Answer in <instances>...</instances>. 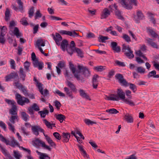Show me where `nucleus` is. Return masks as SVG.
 Returning a JSON list of instances; mask_svg holds the SVG:
<instances>
[{"instance_id": "1", "label": "nucleus", "mask_w": 159, "mask_h": 159, "mask_svg": "<svg viewBox=\"0 0 159 159\" xmlns=\"http://www.w3.org/2000/svg\"><path fill=\"white\" fill-rule=\"evenodd\" d=\"M116 96L119 98V100L121 99L123 102L126 104H128L131 106H134L135 104L133 101L125 98V93L121 89H117Z\"/></svg>"}, {"instance_id": "2", "label": "nucleus", "mask_w": 159, "mask_h": 159, "mask_svg": "<svg viewBox=\"0 0 159 159\" xmlns=\"http://www.w3.org/2000/svg\"><path fill=\"white\" fill-rule=\"evenodd\" d=\"M69 65L70 70L72 71L75 77L76 78L77 80H80L82 82H84L85 80L84 78L79 74V71H77L76 72V69L74 65L71 61L69 62Z\"/></svg>"}, {"instance_id": "3", "label": "nucleus", "mask_w": 159, "mask_h": 159, "mask_svg": "<svg viewBox=\"0 0 159 159\" xmlns=\"http://www.w3.org/2000/svg\"><path fill=\"white\" fill-rule=\"evenodd\" d=\"M15 98L17 100V103L22 106L25 105V103L28 104L30 102V101L28 98L21 96L18 93H16V94Z\"/></svg>"}, {"instance_id": "4", "label": "nucleus", "mask_w": 159, "mask_h": 159, "mask_svg": "<svg viewBox=\"0 0 159 159\" xmlns=\"http://www.w3.org/2000/svg\"><path fill=\"white\" fill-rule=\"evenodd\" d=\"M122 51L125 53V55L129 58H132L134 57L133 51L130 49L128 45L123 44L122 45Z\"/></svg>"}, {"instance_id": "5", "label": "nucleus", "mask_w": 159, "mask_h": 159, "mask_svg": "<svg viewBox=\"0 0 159 159\" xmlns=\"http://www.w3.org/2000/svg\"><path fill=\"white\" fill-rule=\"evenodd\" d=\"M78 68L80 70L79 71L82 73L84 77L88 78L90 75V72L87 66L82 65H78Z\"/></svg>"}, {"instance_id": "6", "label": "nucleus", "mask_w": 159, "mask_h": 159, "mask_svg": "<svg viewBox=\"0 0 159 159\" xmlns=\"http://www.w3.org/2000/svg\"><path fill=\"white\" fill-rule=\"evenodd\" d=\"M33 142L35 145L37 146H40L41 145L42 147L44 148L49 151H51V148L49 146L46 145L44 142L38 139H36Z\"/></svg>"}, {"instance_id": "7", "label": "nucleus", "mask_w": 159, "mask_h": 159, "mask_svg": "<svg viewBox=\"0 0 159 159\" xmlns=\"http://www.w3.org/2000/svg\"><path fill=\"white\" fill-rule=\"evenodd\" d=\"M16 2L18 4V7H16L15 5H12V8L16 11L18 10L20 11L21 12H23V3L21 0H16Z\"/></svg>"}, {"instance_id": "8", "label": "nucleus", "mask_w": 159, "mask_h": 159, "mask_svg": "<svg viewBox=\"0 0 159 159\" xmlns=\"http://www.w3.org/2000/svg\"><path fill=\"white\" fill-rule=\"evenodd\" d=\"M32 130L33 133L36 136L39 134V132H42L43 133L44 130L39 126L35 125L32 126Z\"/></svg>"}, {"instance_id": "9", "label": "nucleus", "mask_w": 159, "mask_h": 159, "mask_svg": "<svg viewBox=\"0 0 159 159\" xmlns=\"http://www.w3.org/2000/svg\"><path fill=\"white\" fill-rule=\"evenodd\" d=\"M53 39L55 41L56 44L58 45H60V42L61 41L62 38L61 35L58 33H55V34H52V35Z\"/></svg>"}, {"instance_id": "10", "label": "nucleus", "mask_w": 159, "mask_h": 159, "mask_svg": "<svg viewBox=\"0 0 159 159\" xmlns=\"http://www.w3.org/2000/svg\"><path fill=\"white\" fill-rule=\"evenodd\" d=\"M59 32L62 35H67L73 37H75L76 36H79L78 34L75 32V30L71 32L65 30H61Z\"/></svg>"}, {"instance_id": "11", "label": "nucleus", "mask_w": 159, "mask_h": 159, "mask_svg": "<svg viewBox=\"0 0 159 159\" xmlns=\"http://www.w3.org/2000/svg\"><path fill=\"white\" fill-rule=\"evenodd\" d=\"M124 120L128 123H132L133 122L134 119L132 115L128 113L124 114Z\"/></svg>"}, {"instance_id": "12", "label": "nucleus", "mask_w": 159, "mask_h": 159, "mask_svg": "<svg viewBox=\"0 0 159 159\" xmlns=\"http://www.w3.org/2000/svg\"><path fill=\"white\" fill-rule=\"evenodd\" d=\"M110 46L115 52L118 53L120 52V47L118 46L117 43L116 42H111V43Z\"/></svg>"}, {"instance_id": "13", "label": "nucleus", "mask_w": 159, "mask_h": 159, "mask_svg": "<svg viewBox=\"0 0 159 159\" xmlns=\"http://www.w3.org/2000/svg\"><path fill=\"white\" fill-rule=\"evenodd\" d=\"M146 43L152 47L156 49L159 48V46L157 43L154 42L152 39L149 38H147L146 39Z\"/></svg>"}, {"instance_id": "14", "label": "nucleus", "mask_w": 159, "mask_h": 159, "mask_svg": "<svg viewBox=\"0 0 159 159\" xmlns=\"http://www.w3.org/2000/svg\"><path fill=\"white\" fill-rule=\"evenodd\" d=\"M6 140L8 141L7 143L6 142H4L7 145H9L11 146L12 147H14L16 146H18L19 147V144L16 141L15 139L14 138H13L11 140V143H10V141L8 140L7 139H6Z\"/></svg>"}, {"instance_id": "15", "label": "nucleus", "mask_w": 159, "mask_h": 159, "mask_svg": "<svg viewBox=\"0 0 159 159\" xmlns=\"http://www.w3.org/2000/svg\"><path fill=\"white\" fill-rule=\"evenodd\" d=\"M118 2L126 9H131L132 8L131 5L130 4H127L125 0H118Z\"/></svg>"}, {"instance_id": "16", "label": "nucleus", "mask_w": 159, "mask_h": 159, "mask_svg": "<svg viewBox=\"0 0 159 159\" xmlns=\"http://www.w3.org/2000/svg\"><path fill=\"white\" fill-rule=\"evenodd\" d=\"M110 14V10L107 8H105L103 10L101 15L102 19H105L108 17Z\"/></svg>"}, {"instance_id": "17", "label": "nucleus", "mask_w": 159, "mask_h": 159, "mask_svg": "<svg viewBox=\"0 0 159 159\" xmlns=\"http://www.w3.org/2000/svg\"><path fill=\"white\" fill-rule=\"evenodd\" d=\"M18 77V75L15 72L11 73L9 75L5 77L6 81H8L12 79H15V78Z\"/></svg>"}, {"instance_id": "18", "label": "nucleus", "mask_w": 159, "mask_h": 159, "mask_svg": "<svg viewBox=\"0 0 159 159\" xmlns=\"http://www.w3.org/2000/svg\"><path fill=\"white\" fill-rule=\"evenodd\" d=\"M70 137V135L69 133H63L62 137L63 138V141L64 142L67 143L68 142Z\"/></svg>"}, {"instance_id": "19", "label": "nucleus", "mask_w": 159, "mask_h": 159, "mask_svg": "<svg viewBox=\"0 0 159 159\" xmlns=\"http://www.w3.org/2000/svg\"><path fill=\"white\" fill-rule=\"evenodd\" d=\"M77 146L79 148V149L81 153V154L85 158H88V156L86 152L84 150L83 148V147L81 145L79 144H77Z\"/></svg>"}, {"instance_id": "20", "label": "nucleus", "mask_w": 159, "mask_h": 159, "mask_svg": "<svg viewBox=\"0 0 159 159\" xmlns=\"http://www.w3.org/2000/svg\"><path fill=\"white\" fill-rule=\"evenodd\" d=\"M43 134L48 143L52 147H55L56 146V144L53 142L50 137L48 136L47 135L45 134L44 133H43Z\"/></svg>"}, {"instance_id": "21", "label": "nucleus", "mask_w": 159, "mask_h": 159, "mask_svg": "<svg viewBox=\"0 0 159 159\" xmlns=\"http://www.w3.org/2000/svg\"><path fill=\"white\" fill-rule=\"evenodd\" d=\"M80 95L83 98H85L89 100L91 99L89 98V96L87 94L84 90L82 89H80L79 90Z\"/></svg>"}, {"instance_id": "22", "label": "nucleus", "mask_w": 159, "mask_h": 159, "mask_svg": "<svg viewBox=\"0 0 159 159\" xmlns=\"http://www.w3.org/2000/svg\"><path fill=\"white\" fill-rule=\"evenodd\" d=\"M98 77V75H93L92 79L93 85L94 89L97 88L98 86L97 78Z\"/></svg>"}, {"instance_id": "23", "label": "nucleus", "mask_w": 159, "mask_h": 159, "mask_svg": "<svg viewBox=\"0 0 159 159\" xmlns=\"http://www.w3.org/2000/svg\"><path fill=\"white\" fill-rule=\"evenodd\" d=\"M64 91L66 93L67 95L70 97L71 99H73L74 97L72 95V91H71L67 87H65L64 88Z\"/></svg>"}, {"instance_id": "24", "label": "nucleus", "mask_w": 159, "mask_h": 159, "mask_svg": "<svg viewBox=\"0 0 159 159\" xmlns=\"http://www.w3.org/2000/svg\"><path fill=\"white\" fill-rule=\"evenodd\" d=\"M55 117L58 120L60 123H62L63 120L66 119V116L61 114H55Z\"/></svg>"}, {"instance_id": "25", "label": "nucleus", "mask_w": 159, "mask_h": 159, "mask_svg": "<svg viewBox=\"0 0 159 159\" xmlns=\"http://www.w3.org/2000/svg\"><path fill=\"white\" fill-rule=\"evenodd\" d=\"M68 42L66 39L63 40L61 44V48L63 51H65L66 49L67 48L68 45Z\"/></svg>"}, {"instance_id": "26", "label": "nucleus", "mask_w": 159, "mask_h": 159, "mask_svg": "<svg viewBox=\"0 0 159 159\" xmlns=\"http://www.w3.org/2000/svg\"><path fill=\"white\" fill-rule=\"evenodd\" d=\"M5 14V20L6 21H7L10 20V17L11 15V14H10V10L8 8H7L6 9Z\"/></svg>"}, {"instance_id": "27", "label": "nucleus", "mask_w": 159, "mask_h": 159, "mask_svg": "<svg viewBox=\"0 0 159 159\" xmlns=\"http://www.w3.org/2000/svg\"><path fill=\"white\" fill-rule=\"evenodd\" d=\"M148 32L149 33V34L151 35L153 38H159L158 35L154 31L150 29H147Z\"/></svg>"}, {"instance_id": "28", "label": "nucleus", "mask_w": 159, "mask_h": 159, "mask_svg": "<svg viewBox=\"0 0 159 159\" xmlns=\"http://www.w3.org/2000/svg\"><path fill=\"white\" fill-rule=\"evenodd\" d=\"M67 85L70 87L73 92H76V89L75 85L70 81H67L66 82Z\"/></svg>"}, {"instance_id": "29", "label": "nucleus", "mask_w": 159, "mask_h": 159, "mask_svg": "<svg viewBox=\"0 0 159 159\" xmlns=\"http://www.w3.org/2000/svg\"><path fill=\"white\" fill-rule=\"evenodd\" d=\"M17 107L16 105H14L9 110V113L12 115H17Z\"/></svg>"}, {"instance_id": "30", "label": "nucleus", "mask_w": 159, "mask_h": 159, "mask_svg": "<svg viewBox=\"0 0 159 159\" xmlns=\"http://www.w3.org/2000/svg\"><path fill=\"white\" fill-rule=\"evenodd\" d=\"M19 72L20 78L22 79L23 81H24L25 78L26 76V75L25 74V72L24 71L22 67H20V68Z\"/></svg>"}, {"instance_id": "31", "label": "nucleus", "mask_w": 159, "mask_h": 159, "mask_svg": "<svg viewBox=\"0 0 159 159\" xmlns=\"http://www.w3.org/2000/svg\"><path fill=\"white\" fill-rule=\"evenodd\" d=\"M45 45V43L43 40L42 39H38L36 41V46L38 48H39L40 46L43 47Z\"/></svg>"}, {"instance_id": "32", "label": "nucleus", "mask_w": 159, "mask_h": 159, "mask_svg": "<svg viewBox=\"0 0 159 159\" xmlns=\"http://www.w3.org/2000/svg\"><path fill=\"white\" fill-rule=\"evenodd\" d=\"M49 111L48 110L45 109L42 111H40L38 112V113L40 114L41 117L44 118L46 115L48 114Z\"/></svg>"}, {"instance_id": "33", "label": "nucleus", "mask_w": 159, "mask_h": 159, "mask_svg": "<svg viewBox=\"0 0 159 159\" xmlns=\"http://www.w3.org/2000/svg\"><path fill=\"white\" fill-rule=\"evenodd\" d=\"M109 39V38L107 36H104L102 35H100L98 38V40L99 42L102 43L105 42V41Z\"/></svg>"}, {"instance_id": "34", "label": "nucleus", "mask_w": 159, "mask_h": 159, "mask_svg": "<svg viewBox=\"0 0 159 159\" xmlns=\"http://www.w3.org/2000/svg\"><path fill=\"white\" fill-rule=\"evenodd\" d=\"M18 117L17 115H12L9 119V121L11 122V123L15 124V121L17 119Z\"/></svg>"}, {"instance_id": "35", "label": "nucleus", "mask_w": 159, "mask_h": 159, "mask_svg": "<svg viewBox=\"0 0 159 159\" xmlns=\"http://www.w3.org/2000/svg\"><path fill=\"white\" fill-rule=\"evenodd\" d=\"M0 148L2 152L6 156L9 157L10 155L8 154L7 150L4 147H3L1 145H0Z\"/></svg>"}, {"instance_id": "36", "label": "nucleus", "mask_w": 159, "mask_h": 159, "mask_svg": "<svg viewBox=\"0 0 159 159\" xmlns=\"http://www.w3.org/2000/svg\"><path fill=\"white\" fill-rule=\"evenodd\" d=\"M66 49L68 53L70 55H71L73 54L74 48H73V46H72L71 45H70L69 47L67 48Z\"/></svg>"}, {"instance_id": "37", "label": "nucleus", "mask_w": 159, "mask_h": 159, "mask_svg": "<svg viewBox=\"0 0 159 159\" xmlns=\"http://www.w3.org/2000/svg\"><path fill=\"white\" fill-rule=\"evenodd\" d=\"M136 70L138 73L141 74H143L145 72V69L141 66L137 67Z\"/></svg>"}, {"instance_id": "38", "label": "nucleus", "mask_w": 159, "mask_h": 159, "mask_svg": "<svg viewBox=\"0 0 159 159\" xmlns=\"http://www.w3.org/2000/svg\"><path fill=\"white\" fill-rule=\"evenodd\" d=\"M13 33L18 38L20 36L19 30L17 27L14 28Z\"/></svg>"}, {"instance_id": "39", "label": "nucleus", "mask_w": 159, "mask_h": 159, "mask_svg": "<svg viewBox=\"0 0 159 159\" xmlns=\"http://www.w3.org/2000/svg\"><path fill=\"white\" fill-rule=\"evenodd\" d=\"M115 14L118 19L121 20L124 19L123 17L121 15V13L119 10H117V11H115Z\"/></svg>"}, {"instance_id": "40", "label": "nucleus", "mask_w": 159, "mask_h": 159, "mask_svg": "<svg viewBox=\"0 0 159 159\" xmlns=\"http://www.w3.org/2000/svg\"><path fill=\"white\" fill-rule=\"evenodd\" d=\"M27 18L23 17L20 20V22L23 25L27 26L29 25V23L27 21Z\"/></svg>"}, {"instance_id": "41", "label": "nucleus", "mask_w": 159, "mask_h": 159, "mask_svg": "<svg viewBox=\"0 0 159 159\" xmlns=\"http://www.w3.org/2000/svg\"><path fill=\"white\" fill-rule=\"evenodd\" d=\"M47 158L50 159V158L46 153H41V155L39 157V159H47Z\"/></svg>"}, {"instance_id": "42", "label": "nucleus", "mask_w": 159, "mask_h": 159, "mask_svg": "<svg viewBox=\"0 0 159 159\" xmlns=\"http://www.w3.org/2000/svg\"><path fill=\"white\" fill-rule=\"evenodd\" d=\"M14 156L16 159H20L21 156L19 152L15 150L13 151Z\"/></svg>"}, {"instance_id": "43", "label": "nucleus", "mask_w": 159, "mask_h": 159, "mask_svg": "<svg viewBox=\"0 0 159 159\" xmlns=\"http://www.w3.org/2000/svg\"><path fill=\"white\" fill-rule=\"evenodd\" d=\"M21 116L23 120L25 121H26L28 120L29 115L24 112H22L21 113Z\"/></svg>"}, {"instance_id": "44", "label": "nucleus", "mask_w": 159, "mask_h": 159, "mask_svg": "<svg viewBox=\"0 0 159 159\" xmlns=\"http://www.w3.org/2000/svg\"><path fill=\"white\" fill-rule=\"evenodd\" d=\"M122 38L127 42L129 43L131 42V41L130 38L128 35L126 34H123Z\"/></svg>"}, {"instance_id": "45", "label": "nucleus", "mask_w": 159, "mask_h": 159, "mask_svg": "<svg viewBox=\"0 0 159 159\" xmlns=\"http://www.w3.org/2000/svg\"><path fill=\"white\" fill-rule=\"evenodd\" d=\"M0 29L1 30V31L0 32V34L5 35V33L7 30V27L6 26H0Z\"/></svg>"}, {"instance_id": "46", "label": "nucleus", "mask_w": 159, "mask_h": 159, "mask_svg": "<svg viewBox=\"0 0 159 159\" xmlns=\"http://www.w3.org/2000/svg\"><path fill=\"white\" fill-rule=\"evenodd\" d=\"M115 76L116 79L118 80L119 83L124 79L123 76L120 74H116Z\"/></svg>"}, {"instance_id": "47", "label": "nucleus", "mask_w": 159, "mask_h": 159, "mask_svg": "<svg viewBox=\"0 0 159 159\" xmlns=\"http://www.w3.org/2000/svg\"><path fill=\"white\" fill-rule=\"evenodd\" d=\"M94 69L98 71L102 72L105 69V66H98L94 67Z\"/></svg>"}, {"instance_id": "48", "label": "nucleus", "mask_w": 159, "mask_h": 159, "mask_svg": "<svg viewBox=\"0 0 159 159\" xmlns=\"http://www.w3.org/2000/svg\"><path fill=\"white\" fill-rule=\"evenodd\" d=\"M110 100L116 101L119 100V98L116 95L114 94H111L110 96Z\"/></svg>"}, {"instance_id": "49", "label": "nucleus", "mask_w": 159, "mask_h": 159, "mask_svg": "<svg viewBox=\"0 0 159 159\" xmlns=\"http://www.w3.org/2000/svg\"><path fill=\"white\" fill-rule=\"evenodd\" d=\"M5 101L8 104L11 105L12 107L14 105H16L15 104H16V102L13 100H11L7 99H5Z\"/></svg>"}, {"instance_id": "50", "label": "nucleus", "mask_w": 159, "mask_h": 159, "mask_svg": "<svg viewBox=\"0 0 159 159\" xmlns=\"http://www.w3.org/2000/svg\"><path fill=\"white\" fill-rule=\"evenodd\" d=\"M16 24L14 20H11L10 22L9 25V29L11 30H12L13 27L16 26Z\"/></svg>"}, {"instance_id": "51", "label": "nucleus", "mask_w": 159, "mask_h": 159, "mask_svg": "<svg viewBox=\"0 0 159 159\" xmlns=\"http://www.w3.org/2000/svg\"><path fill=\"white\" fill-rule=\"evenodd\" d=\"M125 93L126 96L128 97L127 99L130 100V99L132 98V96L131 95V91L129 90H125Z\"/></svg>"}, {"instance_id": "52", "label": "nucleus", "mask_w": 159, "mask_h": 159, "mask_svg": "<svg viewBox=\"0 0 159 159\" xmlns=\"http://www.w3.org/2000/svg\"><path fill=\"white\" fill-rule=\"evenodd\" d=\"M106 111L109 112L111 114H116L118 113L119 111H117L116 109L112 108L110 109L107 110Z\"/></svg>"}, {"instance_id": "53", "label": "nucleus", "mask_w": 159, "mask_h": 159, "mask_svg": "<svg viewBox=\"0 0 159 159\" xmlns=\"http://www.w3.org/2000/svg\"><path fill=\"white\" fill-rule=\"evenodd\" d=\"M7 124H8L9 126V129L13 132L15 133V129L14 126L10 122H7Z\"/></svg>"}, {"instance_id": "54", "label": "nucleus", "mask_w": 159, "mask_h": 159, "mask_svg": "<svg viewBox=\"0 0 159 159\" xmlns=\"http://www.w3.org/2000/svg\"><path fill=\"white\" fill-rule=\"evenodd\" d=\"M54 93H55L57 94L60 96L62 97H65V94L64 93L61 92L58 90L56 89L55 91L54 92Z\"/></svg>"}, {"instance_id": "55", "label": "nucleus", "mask_w": 159, "mask_h": 159, "mask_svg": "<svg viewBox=\"0 0 159 159\" xmlns=\"http://www.w3.org/2000/svg\"><path fill=\"white\" fill-rule=\"evenodd\" d=\"M137 15L138 19L139 20H143L144 18V16L141 11H138Z\"/></svg>"}, {"instance_id": "56", "label": "nucleus", "mask_w": 159, "mask_h": 159, "mask_svg": "<svg viewBox=\"0 0 159 159\" xmlns=\"http://www.w3.org/2000/svg\"><path fill=\"white\" fill-rule=\"evenodd\" d=\"M129 88L132 89L134 92H135L137 90L136 86L134 84L130 83L129 84Z\"/></svg>"}, {"instance_id": "57", "label": "nucleus", "mask_w": 159, "mask_h": 159, "mask_svg": "<svg viewBox=\"0 0 159 159\" xmlns=\"http://www.w3.org/2000/svg\"><path fill=\"white\" fill-rule=\"evenodd\" d=\"M43 120L44 123L48 128L52 129V124L50 122L47 121L46 119H43Z\"/></svg>"}, {"instance_id": "58", "label": "nucleus", "mask_w": 159, "mask_h": 159, "mask_svg": "<svg viewBox=\"0 0 159 159\" xmlns=\"http://www.w3.org/2000/svg\"><path fill=\"white\" fill-rule=\"evenodd\" d=\"M20 90H21L22 93L25 96H27V95L28 94V92L26 88L23 86L21 88V89H20Z\"/></svg>"}, {"instance_id": "59", "label": "nucleus", "mask_w": 159, "mask_h": 159, "mask_svg": "<svg viewBox=\"0 0 159 159\" xmlns=\"http://www.w3.org/2000/svg\"><path fill=\"white\" fill-rule=\"evenodd\" d=\"M85 123L88 125H92L93 124H96V122L92 121L88 119H85Z\"/></svg>"}, {"instance_id": "60", "label": "nucleus", "mask_w": 159, "mask_h": 159, "mask_svg": "<svg viewBox=\"0 0 159 159\" xmlns=\"http://www.w3.org/2000/svg\"><path fill=\"white\" fill-rule=\"evenodd\" d=\"M156 74V71L155 70H154L149 72V74L147 76L148 78H150L152 76L154 77V76Z\"/></svg>"}, {"instance_id": "61", "label": "nucleus", "mask_w": 159, "mask_h": 159, "mask_svg": "<svg viewBox=\"0 0 159 159\" xmlns=\"http://www.w3.org/2000/svg\"><path fill=\"white\" fill-rule=\"evenodd\" d=\"M49 18L51 20H62V18L58 17L56 16H51L49 17Z\"/></svg>"}, {"instance_id": "62", "label": "nucleus", "mask_w": 159, "mask_h": 159, "mask_svg": "<svg viewBox=\"0 0 159 159\" xmlns=\"http://www.w3.org/2000/svg\"><path fill=\"white\" fill-rule=\"evenodd\" d=\"M13 85L19 89H20L23 86L20 83L18 82H14Z\"/></svg>"}, {"instance_id": "63", "label": "nucleus", "mask_w": 159, "mask_h": 159, "mask_svg": "<svg viewBox=\"0 0 159 159\" xmlns=\"http://www.w3.org/2000/svg\"><path fill=\"white\" fill-rule=\"evenodd\" d=\"M39 89V91L41 94L43 93V85L40 83L38 84L37 85Z\"/></svg>"}, {"instance_id": "64", "label": "nucleus", "mask_w": 159, "mask_h": 159, "mask_svg": "<svg viewBox=\"0 0 159 159\" xmlns=\"http://www.w3.org/2000/svg\"><path fill=\"white\" fill-rule=\"evenodd\" d=\"M65 62L63 61H60L57 64V66L62 68L65 66Z\"/></svg>"}]
</instances>
